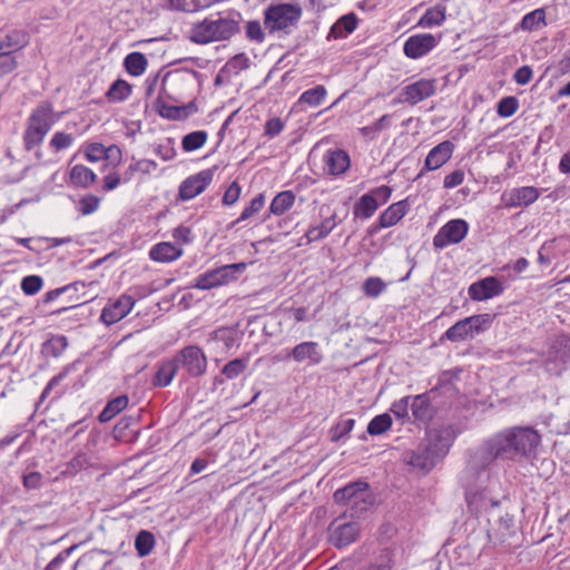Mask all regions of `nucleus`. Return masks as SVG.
Masks as SVG:
<instances>
[{"label":"nucleus","instance_id":"f257e3e1","mask_svg":"<svg viewBox=\"0 0 570 570\" xmlns=\"http://www.w3.org/2000/svg\"><path fill=\"white\" fill-rule=\"evenodd\" d=\"M541 434L533 426H512L485 440L471 460V468L485 471L494 461L523 462L537 456Z\"/></svg>","mask_w":570,"mask_h":570},{"label":"nucleus","instance_id":"f03ea898","mask_svg":"<svg viewBox=\"0 0 570 570\" xmlns=\"http://www.w3.org/2000/svg\"><path fill=\"white\" fill-rule=\"evenodd\" d=\"M242 14L233 11L227 16L220 12L191 24L188 39L196 45L226 41L240 32Z\"/></svg>","mask_w":570,"mask_h":570},{"label":"nucleus","instance_id":"7ed1b4c3","mask_svg":"<svg viewBox=\"0 0 570 570\" xmlns=\"http://www.w3.org/2000/svg\"><path fill=\"white\" fill-rule=\"evenodd\" d=\"M56 120L57 118L55 117L51 102L41 101L38 104L27 120L26 130L23 132L24 149L30 151L41 145Z\"/></svg>","mask_w":570,"mask_h":570},{"label":"nucleus","instance_id":"20e7f679","mask_svg":"<svg viewBox=\"0 0 570 570\" xmlns=\"http://www.w3.org/2000/svg\"><path fill=\"white\" fill-rule=\"evenodd\" d=\"M333 499L337 504L351 505V517L361 519L374 505L375 498L367 482L357 480L337 489Z\"/></svg>","mask_w":570,"mask_h":570},{"label":"nucleus","instance_id":"39448f33","mask_svg":"<svg viewBox=\"0 0 570 570\" xmlns=\"http://www.w3.org/2000/svg\"><path fill=\"white\" fill-rule=\"evenodd\" d=\"M302 14L303 9L298 3L269 4L264 10V26L271 35L282 32L288 36L297 28Z\"/></svg>","mask_w":570,"mask_h":570},{"label":"nucleus","instance_id":"423d86ee","mask_svg":"<svg viewBox=\"0 0 570 570\" xmlns=\"http://www.w3.org/2000/svg\"><path fill=\"white\" fill-rule=\"evenodd\" d=\"M173 357L184 381L199 379L207 371V356L198 345H187Z\"/></svg>","mask_w":570,"mask_h":570},{"label":"nucleus","instance_id":"0eeeda50","mask_svg":"<svg viewBox=\"0 0 570 570\" xmlns=\"http://www.w3.org/2000/svg\"><path fill=\"white\" fill-rule=\"evenodd\" d=\"M360 531L358 522H342V518H337L328 525V542L335 548H345L356 541Z\"/></svg>","mask_w":570,"mask_h":570},{"label":"nucleus","instance_id":"6e6552de","mask_svg":"<svg viewBox=\"0 0 570 570\" xmlns=\"http://www.w3.org/2000/svg\"><path fill=\"white\" fill-rule=\"evenodd\" d=\"M469 230V224L461 218L451 219L444 224L433 237L435 249H443L451 244L462 242Z\"/></svg>","mask_w":570,"mask_h":570},{"label":"nucleus","instance_id":"1a4fd4ad","mask_svg":"<svg viewBox=\"0 0 570 570\" xmlns=\"http://www.w3.org/2000/svg\"><path fill=\"white\" fill-rule=\"evenodd\" d=\"M216 169L217 166H214L191 175L183 180L178 189V198L186 202L200 195L213 181Z\"/></svg>","mask_w":570,"mask_h":570},{"label":"nucleus","instance_id":"9d476101","mask_svg":"<svg viewBox=\"0 0 570 570\" xmlns=\"http://www.w3.org/2000/svg\"><path fill=\"white\" fill-rule=\"evenodd\" d=\"M284 358L299 364L306 363V366L312 367L321 364L324 356L317 342L306 341L284 350Z\"/></svg>","mask_w":570,"mask_h":570},{"label":"nucleus","instance_id":"9b49d317","mask_svg":"<svg viewBox=\"0 0 570 570\" xmlns=\"http://www.w3.org/2000/svg\"><path fill=\"white\" fill-rule=\"evenodd\" d=\"M436 92V80L435 79H420L413 83H410L402 88L397 102H406L414 106Z\"/></svg>","mask_w":570,"mask_h":570},{"label":"nucleus","instance_id":"f8f14e48","mask_svg":"<svg viewBox=\"0 0 570 570\" xmlns=\"http://www.w3.org/2000/svg\"><path fill=\"white\" fill-rule=\"evenodd\" d=\"M454 440V431L451 425H442L430 429L422 440L440 459L449 452Z\"/></svg>","mask_w":570,"mask_h":570},{"label":"nucleus","instance_id":"ddd939ff","mask_svg":"<svg viewBox=\"0 0 570 570\" xmlns=\"http://www.w3.org/2000/svg\"><path fill=\"white\" fill-rule=\"evenodd\" d=\"M440 37L436 38L431 33L413 35L406 39L403 46L404 55L411 59H419L432 51L439 43Z\"/></svg>","mask_w":570,"mask_h":570},{"label":"nucleus","instance_id":"4468645a","mask_svg":"<svg viewBox=\"0 0 570 570\" xmlns=\"http://www.w3.org/2000/svg\"><path fill=\"white\" fill-rule=\"evenodd\" d=\"M503 291V284L499 278L488 276L472 283L468 288V294L472 301L481 302L499 296Z\"/></svg>","mask_w":570,"mask_h":570},{"label":"nucleus","instance_id":"2eb2a0df","mask_svg":"<svg viewBox=\"0 0 570 570\" xmlns=\"http://www.w3.org/2000/svg\"><path fill=\"white\" fill-rule=\"evenodd\" d=\"M441 459L423 441L417 446L405 453L404 461L423 472H430Z\"/></svg>","mask_w":570,"mask_h":570},{"label":"nucleus","instance_id":"dca6fc26","mask_svg":"<svg viewBox=\"0 0 570 570\" xmlns=\"http://www.w3.org/2000/svg\"><path fill=\"white\" fill-rule=\"evenodd\" d=\"M410 203L403 199L390 205L384 212L381 213L375 224H373L368 233L375 234L382 228H387L397 224L409 212Z\"/></svg>","mask_w":570,"mask_h":570},{"label":"nucleus","instance_id":"f3484780","mask_svg":"<svg viewBox=\"0 0 570 570\" xmlns=\"http://www.w3.org/2000/svg\"><path fill=\"white\" fill-rule=\"evenodd\" d=\"M135 305V299L130 295H121L115 302L106 305L100 315V321L106 325H112L126 317Z\"/></svg>","mask_w":570,"mask_h":570},{"label":"nucleus","instance_id":"a211bd4d","mask_svg":"<svg viewBox=\"0 0 570 570\" xmlns=\"http://www.w3.org/2000/svg\"><path fill=\"white\" fill-rule=\"evenodd\" d=\"M465 501L469 511L474 515H479L500 503L499 500L489 497L487 489H474L472 487L465 489Z\"/></svg>","mask_w":570,"mask_h":570},{"label":"nucleus","instance_id":"6ab92c4d","mask_svg":"<svg viewBox=\"0 0 570 570\" xmlns=\"http://www.w3.org/2000/svg\"><path fill=\"white\" fill-rule=\"evenodd\" d=\"M540 197V191L533 186L512 188L502 194L504 205L510 208L527 207Z\"/></svg>","mask_w":570,"mask_h":570},{"label":"nucleus","instance_id":"aec40b11","mask_svg":"<svg viewBox=\"0 0 570 570\" xmlns=\"http://www.w3.org/2000/svg\"><path fill=\"white\" fill-rule=\"evenodd\" d=\"M454 148V144L450 140H444L433 147L425 158L424 167L419 174V177L422 176L424 171L436 170L441 168L451 159Z\"/></svg>","mask_w":570,"mask_h":570},{"label":"nucleus","instance_id":"412c9836","mask_svg":"<svg viewBox=\"0 0 570 570\" xmlns=\"http://www.w3.org/2000/svg\"><path fill=\"white\" fill-rule=\"evenodd\" d=\"M154 107L160 117L169 120H184L197 111V105L194 101L183 106H171L166 104L160 96L156 99Z\"/></svg>","mask_w":570,"mask_h":570},{"label":"nucleus","instance_id":"4be33fe9","mask_svg":"<svg viewBox=\"0 0 570 570\" xmlns=\"http://www.w3.org/2000/svg\"><path fill=\"white\" fill-rule=\"evenodd\" d=\"M326 170L330 175L344 174L351 166L348 154L343 149L328 150L324 156Z\"/></svg>","mask_w":570,"mask_h":570},{"label":"nucleus","instance_id":"5701e85b","mask_svg":"<svg viewBox=\"0 0 570 570\" xmlns=\"http://www.w3.org/2000/svg\"><path fill=\"white\" fill-rule=\"evenodd\" d=\"M183 254V248L177 247L169 242H161L151 247L149 257L155 262L170 263L181 257Z\"/></svg>","mask_w":570,"mask_h":570},{"label":"nucleus","instance_id":"b1692460","mask_svg":"<svg viewBox=\"0 0 570 570\" xmlns=\"http://www.w3.org/2000/svg\"><path fill=\"white\" fill-rule=\"evenodd\" d=\"M179 373L174 357L163 361L157 365V370L153 376L151 384L155 387L168 386L175 375Z\"/></svg>","mask_w":570,"mask_h":570},{"label":"nucleus","instance_id":"393cba45","mask_svg":"<svg viewBox=\"0 0 570 570\" xmlns=\"http://www.w3.org/2000/svg\"><path fill=\"white\" fill-rule=\"evenodd\" d=\"M249 357L234 358L226 363L220 374L215 376L214 384H224L226 380H234L245 372L248 365Z\"/></svg>","mask_w":570,"mask_h":570},{"label":"nucleus","instance_id":"a878e982","mask_svg":"<svg viewBox=\"0 0 570 570\" xmlns=\"http://www.w3.org/2000/svg\"><path fill=\"white\" fill-rule=\"evenodd\" d=\"M493 530L497 532L501 544H504L508 548L513 547V543L509 540L517 534L518 529L515 525L514 517L512 514L505 513L504 515L500 517L497 521V527Z\"/></svg>","mask_w":570,"mask_h":570},{"label":"nucleus","instance_id":"bb28decb","mask_svg":"<svg viewBox=\"0 0 570 570\" xmlns=\"http://www.w3.org/2000/svg\"><path fill=\"white\" fill-rule=\"evenodd\" d=\"M411 410L415 421L421 423H428L434 414L428 394H419L414 396L411 403Z\"/></svg>","mask_w":570,"mask_h":570},{"label":"nucleus","instance_id":"cd10ccee","mask_svg":"<svg viewBox=\"0 0 570 570\" xmlns=\"http://www.w3.org/2000/svg\"><path fill=\"white\" fill-rule=\"evenodd\" d=\"M165 8L170 11L196 12L208 8L217 0H165Z\"/></svg>","mask_w":570,"mask_h":570},{"label":"nucleus","instance_id":"c85d7f7f","mask_svg":"<svg viewBox=\"0 0 570 570\" xmlns=\"http://www.w3.org/2000/svg\"><path fill=\"white\" fill-rule=\"evenodd\" d=\"M357 22L358 20L354 12L344 14L331 27L328 37L335 39L344 38L356 29Z\"/></svg>","mask_w":570,"mask_h":570},{"label":"nucleus","instance_id":"c756f323","mask_svg":"<svg viewBox=\"0 0 570 570\" xmlns=\"http://www.w3.org/2000/svg\"><path fill=\"white\" fill-rule=\"evenodd\" d=\"M473 337L471 325L469 324L468 317H465L449 327L442 335L441 341L461 342Z\"/></svg>","mask_w":570,"mask_h":570},{"label":"nucleus","instance_id":"7c9ffc66","mask_svg":"<svg viewBox=\"0 0 570 570\" xmlns=\"http://www.w3.org/2000/svg\"><path fill=\"white\" fill-rule=\"evenodd\" d=\"M121 150L117 146H110L109 148H105L102 144L91 142L86 148V158L91 161H98L101 159H108L117 156L120 158Z\"/></svg>","mask_w":570,"mask_h":570},{"label":"nucleus","instance_id":"2f4dec72","mask_svg":"<svg viewBox=\"0 0 570 570\" xmlns=\"http://www.w3.org/2000/svg\"><path fill=\"white\" fill-rule=\"evenodd\" d=\"M446 18V7L443 4H436L429 8L424 14L420 18L417 26L422 28H432L441 26Z\"/></svg>","mask_w":570,"mask_h":570},{"label":"nucleus","instance_id":"473e14b6","mask_svg":"<svg viewBox=\"0 0 570 570\" xmlns=\"http://www.w3.org/2000/svg\"><path fill=\"white\" fill-rule=\"evenodd\" d=\"M68 346V340L65 335H51L41 345V354L46 357H59Z\"/></svg>","mask_w":570,"mask_h":570},{"label":"nucleus","instance_id":"72a5a7b5","mask_svg":"<svg viewBox=\"0 0 570 570\" xmlns=\"http://www.w3.org/2000/svg\"><path fill=\"white\" fill-rule=\"evenodd\" d=\"M335 226V214H333L326 217L320 225L309 227L305 234L307 244L325 238Z\"/></svg>","mask_w":570,"mask_h":570},{"label":"nucleus","instance_id":"f704fd0d","mask_svg":"<svg viewBox=\"0 0 570 570\" xmlns=\"http://www.w3.org/2000/svg\"><path fill=\"white\" fill-rule=\"evenodd\" d=\"M128 402V396L125 394L110 400L105 409L100 412L98 416L99 422L106 423L112 420L118 413L127 407Z\"/></svg>","mask_w":570,"mask_h":570},{"label":"nucleus","instance_id":"c9c22d12","mask_svg":"<svg viewBox=\"0 0 570 570\" xmlns=\"http://www.w3.org/2000/svg\"><path fill=\"white\" fill-rule=\"evenodd\" d=\"M97 179V175L83 165H75L70 170V180L73 185L88 188Z\"/></svg>","mask_w":570,"mask_h":570},{"label":"nucleus","instance_id":"e433bc0d","mask_svg":"<svg viewBox=\"0 0 570 570\" xmlns=\"http://www.w3.org/2000/svg\"><path fill=\"white\" fill-rule=\"evenodd\" d=\"M377 208V202L366 193L354 204L353 214L355 218L367 219L374 215Z\"/></svg>","mask_w":570,"mask_h":570},{"label":"nucleus","instance_id":"4c0bfd02","mask_svg":"<svg viewBox=\"0 0 570 570\" xmlns=\"http://www.w3.org/2000/svg\"><path fill=\"white\" fill-rule=\"evenodd\" d=\"M132 91V87L124 79L115 80L106 92V98L109 102L125 101Z\"/></svg>","mask_w":570,"mask_h":570},{"label":"nucleus","instance_id":"58836bf2","mask_svg":"<svg viewBox=\"0 0 570 570\" xmlns=\"http://www.w3.org/2000/svg\"><path fill=\"white\" fill-rule=\"evenodd\" d=\"M148 61L144 53L135 51L126 56L124 67L126 71L134 77L142 75L147 68Z\"/></svg>","mask_w":570,"mask_h":570},{"label":"nucleus","instance_id":"ea45409f","mask_svg":"<svg viewBox=\"0 0 570 570\" xmlns=\"http://www.w3.org/2000/svg\"><path fill=\"white\" fill-rule=\"evenodd\" d=\"M295 194L292 190H283L278 193L269 205V212L274 215H283L295 203Z\"/></svg>","mask_w":570,"mask_h":570},{"label":"nucleus","instance_id":"a19ab883","mask_svg":"<svg viewBox=\"0 0 570 570\" xmlns=\"http://www.w3.org/2000/svg\"><path fill=\"white\" fill-rule=\"evenodd\" d=\"M246 263L227 264L216 267L220 286L236 281L246 271Z\"/></svg>","mask_w":570,"mask_h":570},{"label":"nucleus","instance_id":"79ce46f5","mask_svg":"<svg viewBox=\"0 0 570 570\" xmlns=\"http://www.w3.org/2000/svg\"><path fill=\"white\" fill-rule=\"evenodd\" d=\"M549 354L568 364L570 362V337L564 334L557 336L552 341Z\"/></svg>","mask_w":570,"mask_h":570},{"label":"nucleus","instance_id":"37998d69","mask_svg":"<svg viewBox=\"0 0 570 570\" xmlns=\"http://www.w3.org/2000/svg\"><path fill=\"white\" fill-rule=\"evenodd\" d=\"M155 547V537L150 531L140 530L135 539V548L140 558L151 553Z\"/></svg>","mask_w":570,"mask_h":570},{"label":"nucleus","instance_id":"c03bdc74","mask_svg":"<svg viewBox=\"0 0 570 570\" xmlns=\"http://www.w3.org/2000/svg\"><path fill=\"white\" fill-rule=\"evenodd\" d=\"M207 132L205 130H196L185 135L181 139V148L186 153L199 149L207 141Z\"/></svg>","mask_w":570,"mask_h":570},{"label":"nucleus","instance_id":"a18cd8bd","mask_svg":"<svg viewBox=\"0 0 570 570\" xmlns=\"http://www.w3.org/2000/svg\"><path fill=\"white\" fill-rule=\"evenodd\" d=\"M540 24H546V12L543 9H535L522 18L519 28L524 31H532L538 29Z\"/></svg>","mask_w":570,"mask_h":570},{"label":"nucleus","instance_id":"49530a36","mask_svg":"<svg viewBox=\"0 0 570 570\" xmlns=\"http://www.w3.org/2000/svg\"><path fill=\"white\" fill-rule=\"evenodd\" d=\"M392 426V417L389 413L374 416L367 424L366 432L372 435H381Z\"/></svg>","mask_w":570,"mask_h":570},{"label":"nucleus","instance_id":"de8ad7c7","mask_svg":"<svg viewBox=\"0 0 570 570\" xmlns=\"http://www.w3.org/2000/svg\"><path fill=\"white\" fill-rule=\"evenodd\" d=\"M264 204H265V197H264L263 194H258L257 196H255L250 200L248 206H246L244 208V210L242 212L240 216L236 220H234L233 223L229 224L228 228L230 229L235 225H237L238 223L244 222V220L250 218L253 215L258 213L264 207Z\"/></svg>","mask_w":570,"mask_h":570},{"label":"nucleus","instance_id":"09e8293b","mask_svg":"<svg viewBox=\"0 0 570 570\" xmlns=\"http://www.w3.org/2000/svg\"><path fill=\"white\" fill-rule=\"evenodd\" d=\"M326 92H327L326 88L322 85H318L314 88L305 90L301 95L298 101L302 104L312 106V107H316V106L321 105V102L323 101V99L326 96Z\"/></svg>","mask_w":570,"mask_h":570},{"label":"nucleus","instance_id":"8fccbe9b","mask_svg":"<svg viewBox=\"0 0 570 570\" xmlns=\"http://www.w3.org/2000/svg\"><path fill=\"white\" fill-rule=\"evenodd\" d=\"M217 286H220V283L216 268H214L198 275L195 279V283L190 287L205 291Z\"/></svg>","mask_w":570,"mask_h":570},{"label":"nucleus","instance_id":"3c124183","mask_svg":"<svg viewBox=\"0 0 570 570\" xmlns=\"http://www.w3.org/2000/svg\"><path fill=\"white\" fill-rule=\"evenodd\" d=\"M493 320L494 315L488 313L476 314L468 317L473 335L485 332L493 323Z\"/></svg>","mask_w":570,"mask_h":570},{"label":"nucleus","instance_id":"603ef678","mask_svg":"<svg viewBox=\"0 0 570 570\" xmlns=\"http://www.w3.org/2000/svg\"><path fill=\"white\" fill-rule=\"evenodd\" d=\"M89 464L88 458L85 453H78L75 455L61 471L63 476H72L83 470Z\"/></svg>","mask_w":570,"mask_h":570},{"label":"nucleus","instance_id":"864d4df0","mask_svg":"<svg viewBox=\"0 0 570 570\" xmlns=\"http://www.w3.org/2000/svg\"><path fill=\"white\" fill-rule=\"evenodd\" d=\"M519 100L514 96L502 98L497 105V112L500 117L508 118L517 112Z\"/></svg>","mask_w":570,"mask_h":570},{"label":"nucleus","instance_id":"5fc2aeb1","mask_svg":"<svg viewBox=\"0 0 570 570\" xmlns=\"http://www.w3.org/2000/svg\"><path fill=\"white\" fill-rule=\"evenodd\" d=\"M354 424V419L340 420L331 430V440L333 442L340 441L353 430Z\"/></svg>","mask_w":570,"mask_h":570},{"label":"nucleus","instance_id":"6e6d98bb","mask_svg":"<svg viewBox=\"0 0 570 570\" xmlns=\"http://www.w3.org/2000/svg\"><path fill=\"white\" fill-rule=\"evenodd\" d=\"M79 363V361H76V362H72L68 365H66L60 373H58L57 375H55L49 382L48 384L46 385V387L43 389V391L41 392V395L39 397V401L42 402L47 399V396L49 395L50 391L57 386L68 374L69 372L76 366V364Z\"/></svg>","mask_w":570,"mask_h":570},{"label":"nucleus","instance_id":"4d7b16f0","mask_svg":"<svg viewBox=\"0 0 570 570\" xmlns=\"http://www.w3.org/2000/svg\"><path fill=\"white\" fill-rule=\"evenodd\" d=\"M249 67L248 57L242 52L232 57L227 63L220 69V72H226L227 70H233L235 73L247 69Z\"/></svg>","mask_w":570,"mask_h":570},{"label":"nucleus","instance_id":"13d9d810","mask_svg":"<svg viewBox=\"0 0 570 570\" xmlns=\"http://www.w3.org/2000/svg\"><path fill=\"white\" fill-rule=\"evenodd\" d=\"M43 285V281L38 275H29L22 278L21 281V289L26 295H35L37 294Z\"/></svg>","mask_w":570,"mask_h":570},{"label":"nucleus","instance_id":"bf43d9fd","mask_svg":"<svg viewBox=\"0 0 570 570\" xmlns=\"http://www.w3.org/2000/svg\"><path fill=\"white\" fill-rule=\"evenodd\" d=\"M73 142V136L63 131H57L52 136L49 146L56 153L69 148Z\"/></svg>","mask_w":570,"mask_h":570},{"label":"nucleus","instance_id":"052dcab7","mask_svg":"<svg viewBox=\"0 0 570 570\" xmlns=\"http://www.w3.org/2000/svg\"><path fill=\"white\" fill-rule=\"evenodd\" d=\"M386 285L380 277H368L363 284L364 294L368 297H377Z\"/></svg>","mask_w":570,"mask_h":570},{"label":"nucleus","instance_id":"680f3d73","mask_svg":"<svg viewBox=\"0 0 570 570\" xmlns=\"http://www.w3.org/2000/svg\"><path fill=\"white\" fill-rule=\"evenodd\" d=\"M154 151L165 161L174 159L177 154L173 138H167L166 142L157 145Z\"/></svg>","mask_w":570,"mask_h":570},{"label":"nucleus","instance_id":"e2e57ef3","mask_svg":"<svg viewBox=\"0 0 570 570\" xmlns=\"http://www.w3.org/2000/svg\"><path fill=\"white\" fill-rule=\"evenodd\" d=\"M246 37L250 41L262 43L265 40V32L263 31L262 24L258 20H250L246 23Z\"/></svg>","mask_w":570,"mask_h":570},{"label":"nucleus","instance_id":"0e129e2a","mask_svg":"<svg viewBox=\"0 0 570 570\" xmlns=\"http://www.w3.org/2000/svg\"><path fill=\"white\" fill-rule=\"evenodd\" d=\"M100 198L92 195L87 194L79 200V210L82 215H90L96 212L99 207Z\"/></svg>","mask_w":570,"mask_h":570},{"label":"nucleus","instance_id":"69168bd1","mask_svg":"<svg viewBox=\"0 0 570 570\" xmlns=\"http://www.w3.org/2000/svg\"><path fill=\"white\" fill-rule=\"evenodd\" d=\"M85 283L83 282H73L71 284H68L66 286H62V287H59V288H55V289H51L49 292H47L43 296V303H49L56 298H58L61 294L63 293H67L68 291H70L71 288H73L75 291H78L79 288H85Z\"/></svg>","mask_w":570,"mask_h":570},{"label":"nucleus","instance_id":"338daca9","mask_svg":"<svg viewBox=\"0 0 570 570\" xmlns=\"http://www.w3.org/2000/svg\"><path fill=\"white\" fill-rule=\"evenodd\" d=\"M3 41L6 42L7 49L14 51L26 46L27 38L26 33L16 30L7 35L6 40Z\"/></svg>","mask_w":570,"mask_h":570},{"label":"nucleus","instance_id":"774afa93","mask_svg":"<svg viewBox=\"0 0 570 570\" xmlns=\"http://www.w3.org/2000/svg\"><path fill=\"white\" fill-rule=\"evenodd\" d=\"M544 367L549 374L560 376L566 371L567 363L549 354Z\"/></svg>","mask_w":570,"mask_h":570}]
</instances>
